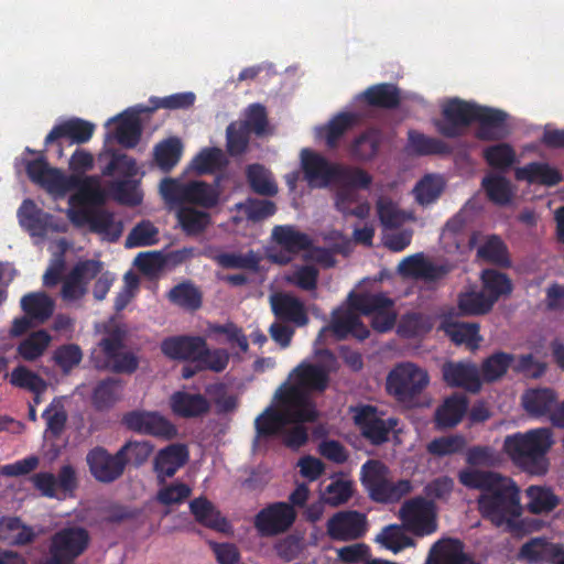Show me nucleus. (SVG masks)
Segmentation results:
<instances>
[{
	"label": "nucleus",
	"instance_id": "nucleus-1",
	"mask_svg": "<svg viewBox=\"0 0 564 564\" xmlns=\"http://www.w3.org/2000/svg\"><path fill=\"white\" fill-rule=\"evenodd\" d=\"M457 477L467 489L481 491L479 510L496 527L509 523L521 514L520 491L511 478L471 467L460 469Z\"/></svg>",
	"mask_w": 564,
	"mask_h": 564
},
{
	"label": "nucleus",
	"instance_id": "nucleus-2",
	"mask_svg": "<svg viewBox=\"0 0 564 564\" xmlns=\"http://www.w3.org/2000/svg\"><path fill=\"white\" fill-rule=\"evenodd\" d=\"M508 115L496 108L474 101L452 98L442 107V118L434 122L436 131L448 139L460 138L474 122H478L476 138L481 141H499L508 133Z\"/></svg>",
	"mask_w": 564,
	"mask_h": 564
},
{
	"label": "nucleus",
	"instance_id": "nucleus-3",
	"mask_svg": "<svg viewBox=\"0 0 564 564\" xmlns=\"http://www.w3.org/2000/svg\"><path fill=\"white\" fill-rule=\"evenodd\" d=\"M290 382H284L278 391L285 397V402L295 405L313 416L318 417L315 403L311 395L324 392L329 384V370L322 364L302 361L289 376Z\"/></svg>",
	"mask_w": 564,
	"mask_h": 564
},
{
	"label": "nucleus",
	"instance_id": "nucleus-4",
	"mask_svg": "<svg viewBox=\"0 0 564 564\" xmlns=\"http://www.w3.org/2000/svg\"><path fill=\"white\" fill-rule=\"evenodd\" d=\"M552 444L551 430L541 427L507 436L503 449L524 471L531 475H544L549 467L546 454Z\"/></svg>",
	"mask_w": 564,
	"mask_h": 564
},
{
	"label": "nucleus",
	"instance_id": "nucleus-5",
	"mask_svg": "<svg viewBox=\"0 0 564 564\" xmlns=\"http://www.w3.org/2000/svg\"><path fill=\"white\" fill-rule=\"evenodd\" d=\"M160 194L170 207L185 205L212 209L220 200V191L217 184L197 180L182 182L180 178L165 177L160 183Z\"/></svg>",
	"mask_w": 564,
	"mask_h": 564
},
{
	"label": "nucleus",
	"instance_id": "nucleus-6",
	"mask_svg": "<svg viewBox=\"0 0 564 564\" xmlns=\"http://www.w3.org/2000/svg\"><path fill=\"white\" fill-rule=\"evenodd\" d=\"M372 183V176L361 167L349 166V172L344 177H338L334 193V207L344 217L365 219L369 216L370 204L362 199L359 189H368Z\"/></svg>",
	"mask_w": 564,
	"mask_h": 564
},
{
	"label": "nucleus",
	"instance_id": "nucleus-7",
	"mask_svg": "<svg viewBox=\"0 0 564 564\" xmlns=\"http://www.w3.org/2000/svg\"><path fill=\"white\" fill-rule=\"evenodd\" d=\"M275 399L279 406L269 405L254 420L257 438L269 440L280 437L284 429L292 423L314 422L313 416L308 413L305 414L304 411L296 409L295 405L286 403L285 397L279 391L275 392Z\"/></svg>",
	"mask_w": 564,
	"mask_h": 564
},
{
	"label": "nucleus",
	"instance_id": "nucleus-8",
	"mask_svg": "<svg viewBox=\"0 0 564 564\" xmlns=\"http://www.w3.org/2000/svg\"><path fill=\"white\" fill-rule=\"evenodd\" d=\"M89 543L88 530L79 525L65 527L52 535L44 564H75Z\"/></svg>",
	"mask_w": 564,
	"mask_h": 564
},
{
	"label": "nucleus",
	"instance_id": "nucleus-9",
	"mask_svg": "<svg viewBox=\"0 0 564 564\" xmlns=\"http://www.w3.org/2000/svg\"><path fill=\"white\" fill-rule=\"evenodd\" d=\"M66 215L76 228L88 227L90 232L109 242H116L123 230L122 223L117 221L111 212L97 206L69 207Z\"/></svg>",
	"mask_w": 564,
	"mask_h": 564
},
{
	"label": "nucleus",
	"instance_id": "nucleus-10",
	"mask_svg": "<svg viewBox=\"0 0 564 564\" xmlns=\"http://www.w3.org/2000/svg\"><path fill=\"white\" fill-rule=\"evenodd\" d=\"M300 159L303 178L311 188H325L349 172L350 165L330 162L311 149H303Z\"/></svg>",
	"mask_w": 564,
	"mask_h": 564
},
{
	"label": "nucleus",
	"instance_id": "nucleus-11",
	"mask_svg": "<svg viewBox=\"0 0 564 564\" xmlns=\"http://www.w3.org/2000/svg\"><path fill=\"white\" fill-rule=\"evenodd\" d=\"M429 384V375L412 362L397 365L387 377V391L398 401L409 402Z\"/></svg>",
	"mask_w": 564,
	"mask_h": 564
},
{
	"label": "nucleus",
	"instance_id": "nucleus-12",
	"mask_svg": "<svg viewBox=\"0 0 564 564\" xmlns=\"http://www.w3.org/2000/svg\"><path fill=\"white\" fill-rule=\"evenodd\" d=\"M402 527L415 536H425L437 530L436 510L433 501L423 497L406 500L399 510Z\"/></svg>",
	"mask_w": 564,
	"mask_h": 564
},
{
	"label": "nucleus",
	"instance_id": "nucleus-13",
	"mask_svg": "<svg viewBox=\"0 0 564 564\" xmlns=\"http://www.w3.org/2000/svg\"><path fill=\"white\" fill-rule=\"evenodd\" d=\"M354 421L361 435L375 446L388 442L390 433L398 424V419H383L378 409L370 404L358 406L355 411Z\"/></svg>",
	"mask_w": 564,
	"mask_h": 564
},
{
	"label": "nucleus",
	"instance_id": "nucleus-14",
	"mask_svg": "<svg viewBox=\"0 0 564 564\" xmlns=\"http://www.w3.org/2000/svg\"><path fill=\"white\" fill-rule=\"evenodd\" d=\"M76 191L69 198L72 207L99 206L105 202V193L97 175H65L59 195Z\"/></svg>",
	"mask_w": 564,
	"mask_h": 564
},
{
	"label": "nucleus",
	"instance_id": "nucleus-15",
	"mask_svg": "<svg viewBox=\"0 0 564 564\" xmlns=\"http://www.w3.org/2000/svg\"><path fill=\"white\" fill-rule=\"evenodd\" d=\"M296 520V511L288 502H273L254 517V528L260 536H275L286 532Z\"/></svg>",
	"mask_w": 564,
	"mask_h": 564
},
{
	"label": "nucleus",
	"instance_id": "nucleus-16",
	"mask_svg": "<svg viewBox=\"0 0 564 564\" xmlns=\"http://www.w3.org/2000/svg\"><path fill=\"white\" fill-rule=\"evenodd\" d=\"M86 462L91 476L102 484H111L119 479L127 466L122 451L112 455L101 446L91 448L86 455Z\"/></svg>",
	"mask_w": 564,
	"mask_h": 564
},
{
	"label": "nucleus",
	"instance_id": "nucleus-17",
	"mask_svg": "<svg viewBox=\"0 0 564 564\" xmlns=\"http://www.w3.org/2000/svg\"><path fill=\"white\" fill-rule=\"evenodd\" d=\"M326 530L334 541L357 540L367 531V517L357 510L338 511L327 520Z\"/></svg>",
	"mask_w": 564,
	"mask_h": 564
},
{
	"label": "nucleus",
	"instance_id": "nucleus-18",
	"mask_svg": "<svg viewBox=\"0 0 564 564\" xmlns=\"http://www.w3.org/2000/svg\"><path fill=\"white\" fill-rule=\"evenodd\" d=\"M95 131V124L80 118H70L55 124L47 133L44 145L56 144L58 148V156L63 155L62 139H66L70 144H84L88 142Z\"/></svg>",
	"mask_w": 564,
	"mask_h": 564
},
{
	"label": "nucleus",
	"instance_id": "nucleus-19",
	"mask_svg": "<svg viewBox=\"0 0 564 564\" xmlns=\"http://www.w3.org/2000/svg\"><path fill=\"white\" fill-rule=\"evenodd\" d=\"M25 152L39 154L34 160L25 161V172L30 181L50 194L59 195L65 174L57 167L50 166L43 151L25 148Z\"/></svg>",
	"mask_w": 564,
	"mask_h": 564
},
{
	"label": "nucleus",
	"instance_id": "nucleus-20",
	"mask_svg": "<svg viewBox=\"0 0 564 564\" xmlns=\"http://www.w3.org/2000/svg\"><path fill=\"white\" fill-rule=\"evenodd\" d=\"M25 152L39 154L34 160L25 161V172L30 181L50 194L59 195L65 174L57 167L50 166L43 151L25 148Z\"/></svg>",
	"mask_w": 564,
	"mask_h": 564
},
{
	"label": "nucleus",
	"instance_id": "nucleus-21",
	"mask_svg": "<svg viewBox=\"0 0 564 564\" xmlns=\"http://www.w3.org/2000/svg\"><path fill=\"white\" fill-rule=\"evenodd\" d=\"M123 423L131 431L171 440L177 431L164 416L155 412H130L123 416Z\"/></svg>",
	"mask_w": 564,
	"mask_h": 564
},
{
	"label": "nucleus",
	"instance_id": "nucleus-22",
	"mask_svg": "<svg viewBox=\"0 0 564 564\" xmlns=\"http://www.w3.org/2000/svg\"><path fill=\"white\" fill-rule=\"evenodd\" d=\"M188 460V449L184 444H170L160 449L153 460V470L159 484L173 477Z\"/></svg>",
	"mask_w": 564,
	"mask_h": 564
},
{
	"label": "nucleus",
	"instance_id": "nucleus-23",
	"mask_svg": "<svg viewBox=\"0 0 564 564\" xmlns=\"http://www.w3.org/2000/svg\"><path fill=\"white\" fill-rule=\"evenodd\" d=\"M389 468L380 460L369 459L361 466V482L372 501L383 503L391 480Z\"/></svg>",
	"mask_w": 564,
	"mask_h": 564
},
{
	"label": "nucleus",
	"instance_id": "nucleus-24",
	"mask_svg": "<svg viewBox=\"0 0 564 564\" xmlns=\"http://www.w3.org/2000/svg\"><path fill=\"white\" fill-rule=\"evenodd\" d=\"M271 310L276 319L292 323L299 327L308 323L304 303L290 293H276L270 297Z\"/></svg>",
	"mask_w": 564,
	"mask_h": 564
},
{
	"label": "nucleus",
	"instance_id": "nucleus-25",
	"mask_svg": "<svg viewBox=\"0 0 564 564\" xmlns=\"http://www.w3.org/2000/svg\"><path fill=\"white\" fill-rule=\"evenodd\" d=\"M18 218L21 227L32 237L44 238L52 231L53 216L37 207L30 198L24 199L19 207Z\"/></svg>",
	"mask_w": 564,
	"mask_h": 564
},
{
	"label": "nucleus",
	"instance_id": "nucleus-26",
	"mask_svg": "<svg viewBox=\"0 0 564 564\" xmlns=\"http://www.w3.org/2000/svg\"><path fill=\"white\" fill-rule=\"evenodd\" d=\"M162 354L171 360H197L200 348L205 347V339L200 336H170L161 343Z\"/></svg>",
	"mask_w": 564,
	"mask_h": 564
},
{
	"label": "nucleus",
	"instance_id": "nucleus-27",
	"mask_svg": "<svg viewBox=\"0 0 564 564\" xmlns=\"http://www.w3.org/2000/svg\"><path fill=\"white\" fill-rule=\"evenodd\" d=\"M442 371L444 381L451 387L464 388L473 393L481 388L478 369L473 364L448 361L444 364Z\"/></svg>",
	"mask_w": 564,
	"mask_h": 564
},
{
	"label": "nucleus",
	"instance_id": "nucleus-28",
	"mask_svg": "<svg viewBox=\"0 0 564 564\" xmlns=\"http://www.w3.org/2000/svg\"><path fill=\"white\" fill-rule=\"evenodd\" d=\"M142 108H147V106L138 105L112 119L118 120L116 139L124 148H134L141 139L142 124L140 115L147 112L141 111Z\"/></svg>",
	"mask_w": 564,
	"mask_h": 564
},
{
	"label": "nucleus",
	"instance_id": "nucleus-29",
	"mask_svg": "<svg viewBox=\"0 0 564 564\" xmlns=\"http://www.w3.org/2000/svg\"><path fill=\"white\" fill-rule=\"evenodd\" d=\"M517 181H524L529 184L553 187L563 180L561 171L546 162H530L524 166L514 170Z\"/></svg>",
	"mask_w": 564,
	"mask_h": 564
},
{
	"label": "nucleus",
	"instance_id": "nucleus-30",
	"mask_svg": "<svg viewBox=\"0 0 564 564\" xmlns=\"http://www.w3.org/2000/svg\"><path fill=\"white\" fill-rule=\"evenodd\" d=\"M127 332L119 327H108L105 335L98 341L97 347L91 351V362L96 369L100 367L102 362H107L115 357V354L126 348Z\"/></svg>",
	"mask_w": 564,
	"mask_h": 564
},
{
	"label": "nucleus",
	"instance_id": "nucleus-31",
	"mask_svg": "<svg viewBox=\"0 0 564 564\" xmlns=\"http://www.w3.org/2000/svg\"><path fill=\"white\" fill-rule=\"evenodd\" d=\"M170 405L174 414L185 419L203 416L210 410V403L205 395L186 391L174 392Z\"/></svg>",
	"mask_w": 564,
	"mask_h": 564
},
{
	"label": "nucleus",
	"instance_id": "nucleus-32",
	"mask_svg": "<svg viewBox=\"0 0 564 564\" xmlns=\"http://www.w3.org/2000/svg\"><path fill=\"white\" fill-rule=\"evenodd\" d=\"M359 121L356 112L343 111L335 115L325 126L317 129V137L325 140L328 149H336L341 138Z\"/></svg>",
	"mask_w": 564,
	"mask_h": 564
},
{
	"label": "nucleus",
	"instance_id": "nucleus-33",
	"mask_svg": "<svg viewBox=\"0 0 564 564\" xmlns=\"http://www.w3.org/2000/svg\"><path fill=\"white\" fill-rule=\"evenodd\" d=\"M441 329L455 345H465L469 349L478 348L482 340L478 323L444 321L441 324Z\"/></svg>",
	"mask_w": 564,
	"mask_h": 564
},
{
	"label": "nucleus",
	"instance_id": "nucleus-34",
	"mask_svg": "<svg viewBox=\"0 0 564 564\" xmlns=\"http://www.w3.org/2000/svg\"><path fill=\"white\" fill-rule=\"evenodd\" d=\"M474 561L464 552V544L457 539L437 541L432 550L429 564H467Z\"/></svg>",
	"mask_w": 564,
	"mask_h": 564
},
{
	"label": "nucleus",
	"instance_id": "nucleus-35",
	"mask_svg": "<svg viewBox=\"0 0 564 564\" xmlns=\"http://www.w3.org/2000/svg\"><path fill=\"white\" fill-rule=\"evenodd\" d=\"M359 98L368 106L381 109H394L401 102L399 88L390 83L372 85L362 91Z\"/></svg>",
	"mask_w": 564,
	"mask_h": 564
},
{
	"label": "nucleus",
	"instance_id": "nucleus-36",
	"mask_svg": "<svg viewBox=\"0 0 564 564\" xmlns=\"http://www.w3.org/2000/svg\"><path fill=\"white\" fill-rule=\"evenodd\" d=\"M332 329L339 339L351 334L356 338L364 340L370 334L369 329L365 326L359 316L352 311H334Z\"/></svg>",
	"mask_w": 564,
	"mask_h": 564
},
{
	"label": "nucleus",
	"instance_id": "nucleus-37",
	"mask_svg": "<svg viewBox=\"0 0 564 564\" xmlns=\"http://www.w3.org/2000/svg\"><path fill=\"white\" fill-rule=\"evenodd\" d=\"M557 400L556 392L551 388L528 390L522 395V404L525 411L534 416L551 415Z\"/></svg>",
	"mask_w": 564,
	"mask_h": 564
},
{
	"label": "nucleus",
	"instance_id": "nucleus-38",
	"mask_svg": "<svg viewBox=\"0 0 564 564\" xmlns=\"http://www.w3.org/2000/svg\"><path fill=\"white\" fill-rule=\"evenodd\" d=\"M381 142V131L377 128H368L354 139L349 151L355 160L368 162L377 156Z\"/></svg>",
	"mask_w": 564,
	"mask_h": 564
},
{
	"label": "nucleus",
	"instance_id": "nucleus-39",
	"mask_svg": "<svg viewBox=\"0 0 564 564\" xmlns=\"http://www.w3.org/2000/svg\"><path fill=\"white\" fill-rule=\"evenodd\" d=\"M468 408V400L464 394H453L445 399L435 412L436 425L443 429L457 425L464 417Z\"/></svg>",
	"mask_w": 564,
	"mask_h": 564
},
{
	"label": "nucleus",
	"instance_id": "nucleus-40",
	"mask_svg": "<svg viewBox=\"0 0 564 564\" xmlns=\"http://www.w3.org/2000/svg\"><path fill=\"white\" fill-rule=\"evenodd\" d=\"M189 509L195 520L202 525L219 532H225L228 529L227 520L221 517L220 512L205 497L192 500Z\"/></svg>",
	"mask_w": 564,
	"mask_h": 564
},
{
	"label": "nucleus",
	"instance_id": "nucleus-41",
	"mask_svg": "<svg viewBox=\"0 0 564 564\" xmlns=\"http://www.w3.org/2000/svg\"><path fill=\"white\" fill-rule=\"evenodd\" d=\"M176 207L177 221L187 236H198L212 224V216L206 210L185 205Z\"/></svg>",
	"mask_w": 564,
	"mask_h": 564
},
{
	"label": "nucleus",
	"instance_id": "nucleus-42",
	"mask_svg": "<svg viewBox=\"0 0 564 564\" xmlns=\"http://www.w3.org/2000/svg\"><path fill=\"white\" fill-rule=\"evenodd\" d=\"M35 538L31 527L22 523L18 517L0 518V541L9 545H26Z\"/></svg>",
	"mask_w": 564,
	"mask_h": 564
},
{
	"label": "nucleus",
	"instance_id": "nucleus-43",
	"mask_svg": "<svg viewBox=\"0 0 564 564\" xmlns=\"http://www.w3.org/2000/svg\"><path fill=\"white\" fill-rule=\"evenodd\" d=\"M408 147L416 155H444L453 151L445 141L415 130H410L408 133Z\"/></svg>",
	"mask_w": 564,
	"mask_h": 564
},
{
	"label": "nucleus",
	"instance_id": "nucleus-44",
	"mask_svg": "<svg viewBox=\"0 0 564 564\" xmlns=\"http://www.w3.org/2000/svg\"><path fill=\"white\" fill-rule=\"evenodd\" d=\"M558 544L545 538H533L521 546L519 554L530 564H551Z\"/></svg>",
	"mask_w": 564,
	"mask_h": 564
},
{
	"label": "nucleus",
	"instance_id": "nucleus-45",
	"mask_svg": "<svg viewBox=\"0 0 564 564\" xmlns=\"http://www.w3.org/2000/svg\"><path fill=\"white\" fill-rule=\"evenodd\" d=\"M349 304L354 311L364 315H373L392 308L393 301L383 293H350Z\"/></svg>",
	"mask_w": 564,
	"mask_h": 564
},
{
	"label": "nucleus",
	"instance_id": "nucleus-46",
	"mask_svg": "<svg viewBox=\"0 0 564 564\" xmlns=\"http://www.w3.org/2000/svg\"><path fill=\"white\" fill-rule=\"evenodd\" d=\"M272 236L279 246L292 253L308 250L312 247L310 236L296 230L293 226H275Z\"/></svg>",
	"mask_w": 564,
	"mask_h": 564
},
{
	"label": "nucleus",
	"instance_id": "nucleus-47",
	"mask_svg": "<svg viewBox=\"0 0 564 564\" xmlns=\"http://www.w3.org/2000/svg\"><path fill=\"white\" fill-rule=\"evenodd\" d=\"M514 355L496 351L484 359L480 366L481 377L485 382L492 383L500 380L509 369H512Z\"/></svg>",
	"mask_w": 564,
	"mask_h": 564
},
{
	"label": "nucleus",
	"instance_id": "nucleus-48",
	"mask_svg": "<svg viewBox=\"0 0 564 564\" xmlns=\"http://www.w3.org/2000/svg\"><path fill=\"white\" fill-rule=\"evenodd\" d=\"M482 292L496 302L501 296H507L512 292V282L506 273H502L495 269H485L481 272Z\"/></svg>",
	"mask_w": 564,
	"mask_h": 564
},
{
	"label": "nucleus",
	"instance_id": "nucleus-49",
	"mask_svg": "<svg viewBox=\"0 0 564 564\" xmlns=\"http://www.w3.org/2000/svg\"><path fill=\"white\" fill-rule=\"evenodd\" d=\"M182 151L181 140L178 138H169L154 147V161L161 171L167 173L181 160Z\"/></svg>",
	"mask_w": 564,
	"mask_h": 564
},
{
	"label": "nucleus",
	"instance_id": "nucleus-50",
	"mask_svg": "<svg viewBox=\"0 0 564 564\" xmlns=\"http://www.w3.org/2000/svg\"><path fill=\"white\" fill-rule=\"evenodd\" d=\"M21 307L31 318L44 322L53 314L54 303L44 292L29 293L21 299Z\"/></svg>",
	"mask_w": 564,
	"mask_h": 564
},
{
	"label": "nucleus",
	"instance_id": "nucleus-51",
	"mask_svg": "<svg viewBox=\"0 0 564 564\" xmlns=\"http://www.w3.org/2000/svg\"><path fill=\"white\" fill-rule=\"evenodd\" d=\"M528 510L533 514L549 513L558 506V498L549 488L530 486L527 489Z\"/></svg>",
	"mask_w": 564,
	"mask_h": 564
},
{
	"label": "nucleus",
	"instance_id": "nucleus-52",
	"mask_svg": "<svg viewBox=\"0 0 564 564\" xmlns=\"http://www.w3.org/2000/svg\"><path fill=\"white\" fill-rule=\"evenodd\" d=\"M247 180L251 189L259 195L274 196L278 193L271 173L261 164L256 163L247 167Z\"/></svg>",
	"mask_w": 564,
	"mask_h": 564
},
{
	"label": "nucleus",
	"instance_id": "nucleus-53",
	"mask_svg": "<svg viewBox=\"0 0 564 564\" xmlns=\"http://www.w3.org/2000/svg\"><path fill=\"white\" fill-rule=\"evenodd\" d=\"M482 156L489 166L503 172L517 162L516 151L509 143H497L487 147Z\"/></svg>",
	"mask_w": 564,
	"mask_h": 564
},
{
	"label": "nucleus",
	"instance_id": "nucleus-54",
	"mask_svg": "<svg viewBox=\"0 0 564 564\" xmlns=\"http://www.w3.org/2000/svg\"><path fill=\"white\" fill-rule=\"evenodd\" d=\"M171 303L191 311L202 305V294L191 282H182L172 288L167 294Z\"/></svg>",
	"mask_w": 564,
	"mask_h": 564
},
{
	"label": "nucleus",
	"instance_id": "nucleus-55",
	"mask_svg": "<svg viewBox=\"0 0 564 564\" xmlns=\"http://www.w3.org/2000/svg\"><path fill=\"white\" fill-rule=\"evenodd\" d=\"M489 200L499 206L508 205L512 198L510 182L502 175H487L481 182Z\"/></svg>",
	"mask_w": 564,
	"mask_h": 564
},
{
	"label": "nucleus",
	"instance_id": "nucleus-56",
	"mask_svg": "<svg viewBox=\"0 0 564 564\" xmlns=\"http://www.w3.org/2000/svg\"><path fill=\"white\" fill-rule=\"evenodd\" d=\"M51 336L44 330L40 329L30 334L18 346V354L28 361H33L40 358L47 346L50 345Z\"/></svg>",
	"mask_w": 564,
	"mask_h": 564
},
{
	"label": "nucleus",
	"instance_id": "nucleus-57",
	"mask_svg": "<svg viewBox=\"0 0 564 564\" xmlns=\"http://www.w3.org/2000/svg\"><path fill=\"white\" fill-rule=\"evenodd\" d=\"M495 303L485 292H466L458 296V308L464 315H482L491 311Z\"/></svg>",
	"mask_w": 564,
	"mask_h": 564
},
{
	"label": "nucleus",
	"instance_id": "nucleus-58",
	"mask_svg": "<svg viewBox=\"0 0 564 564\" xmlns=\"http://www.w3.org/2000/svg\"><path fill=\"white\" fill-rule=\"evenodd\" d=\"M196 100V96L192 91L177 93L163 98L151 97L149 99L150 106L142 108L141 111L153 112L160 108L164 109H188Z\"/></svg>",
	"mask_w": 564,
	"mask_h": 564
},
{
	"label": "nucleus",
	"instance_id": "nucleus-59",
	"mask_svg": "<svg viewBox=\"0 0 564 564\" xmlns=\"http://www.w3.org/2000/svg\"><path fill=\"white\" fill-rule=\"evenodd\" d=\"M477 256L488 262L508 267L510 264L508 249L498 236L489 237L477 250Z\"/></svg>",
	"mask_w": 564,
	"mask_h": 564
},
{
	"label": "nucleus",
	"instance_id": "nucleus-60",
	"mask_svg": "<svg viewBox=\"0 0 564 564\" xmlns=\"http://www.w3.org/2000/svg\"><path fill=\"white\" fill-rule=\"evenodd\" d=\"M139 183L134 180H117L110 184L112 197L123 205L137 206L142 202V193Z\"/></svg>",
	"mask_w": 564,
	"mask_h": 564
},
{
	"label": "nucleus",
	"instance_id": "nucleus-61",
	"mask_svg": "<svg viewBox=\"0 0 564 564\" xmlns=\"http://www.w3.org/2000/svg\"><path fill=\"white\" fill-rule=\"evenodd\" d=\"M83 356V350L77 344H64L54 350L52 359L64 375H68L82 362Z\"/></svg>",
	"mask_w": 564,
	"mask_h": 564
},
{
	"label": "nucleus",
	"instance_id": "nucleus-62",
	"mask_svg": "<svg viewBox=\"0 0 564 564\" xmlns=\"http://www.w3.org/2000/svg\"><path fill=\"white\" fill-rule=\"evenodd\" d=\"M250 131L241 122H231L226 129V147L231 156L243 154L249 145Z\"/></svg>",
	"mask_w": 564,
	"mask_h": 564
},
{
	"label": "nucleus",
	"instance_id": "nucleus-63",
	"mask_svg": "<svg viewBox=\"0 0 564 564\" xmlns=\"http://www.w3.org/2000/svg\"><path fill=\"white\" fill-rule=\"evenodd\" d=\"M119 380L107 378L98 382L93 392V404L101 411L111 408L118 400Z\"/></svg>",
	"mask_w": 564,
	"mask_h": 564
},
{
	"label": "nucleus",
	"instance_id": "nucleus-64",
	"mask_svg": "<svg viewBox=\"0 0 564 564\" xmlns=\"http://www.w3.org/2000/svg\"><path fill=\"white\" fill-rule=\"evenodd\" d=\"M158 228L150 220L137 224L126 239L127 248L147 247L158 242Z\"/></svg>",
	"mask_w": 564,
	"mask_h": 564
}]
</instances>
